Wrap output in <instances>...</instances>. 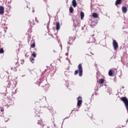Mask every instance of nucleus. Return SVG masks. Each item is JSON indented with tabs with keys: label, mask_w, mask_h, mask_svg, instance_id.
<instances>
[{
	"label": "nucleus",
	"mask_w": 128,
	"mask_h": 128,
	"mask_svg": "<svg viewBox=\"0 0 128 128\" xmlns=\"http://www.w3.org/2000/svg\"><path fill=\"white\" fill-rule=\"evenodd\" d=\"M78 74L79 76H82V64H80L78 66V70H76L74 72V74L75 76H76V74Z\"/></svg>",
	"instance_id": "obj_1"
},
{
	"label": "nucleus",
	"mask_w": 128,
	"mask_h": 128,
	"mask_svg": "<svg viewBox=\"0 0 128 128\" xmlns=\"http://www.w3.org/2000/svg\"><path fill=\"white\" fill-rule=\"evenodd\" d=\"M120 100L123 102L124 104H125V106L128 110V100L126 97H122L120 98Z\"/></svg>",
	"instance_id": "obj_2"
},
{
	"label": "nucleus",
	"mask_w": 128,
	"mask_h": 128,
	"mask_svg": "<svg viewBox=\"0 0 128 128\" xmlns=\"http://www.w3.org/2000/svg\"><path fill=\"white\" fill-rule=\"evenodd\" d=\"M77 100V106H78V108H80V106H82V96H79Z\"/></svg>",
	"instance_id": "obj_3"
},
{
	"label": "nucleus",
	"mask_w": 128,
	"mask_h": 128,
	"mask_svg": "<svg viewBox=\"0 0 128 128\" xmlns=\"http://www.w3.org/2000/svg\"><path fill=\"white\" fill-rule=\"evenodd\" d=\"M112 46L114 50H118V42H116V40H113Z\"/></svg>",
	"instance_id": "obj_4"
},
{
	"label": "nucleus",
	"mask_w": 128,
	"mask_h": 128,
	"mask_svg": "<svg viewBox=\"0 0 128 128\" xmlns=\"http://www.w3.org/2000/svg\"><path fill=\"white\" fill-rule=\"evenodd\" d=\"M4 14V8L2 6H0V14Z\"/></svg>",
	"instance_id": "obj_5"
},
{
	"label": "nucleus",
	"mask_w": 128,
	"mask_h": 128,
	"mask_svg": "<svg viewBox=\"0 0 128 128\" xmlns=\"http://www.w3.org/2000/svg\"><path fill=\"white\" fill-rule=\"evenodd\" d=\"M122 11L123 14H126V12H128V8L126 7V6H122Z\"/></svg>",
	"instance_id": "obj_6"
},
{
	"label": "nucleus",
	"mask_w": 128,
	"mask_h": 128,
	"mask_svg": "<svg viewBox=\"0 0 128 128\" xmlns=\"http://www.w3.org/2000/svg\"><path fill=\"white\" fill-rule=\"evenodd\" d=\"M91 28H94L96 26V22L95 21H92L90 24Z\"/></svg>",
	"instance_id": "obj_7"
},
{
	"label": "nucleus",
	"mask_w": 128,
	"mask_h": 128,
	"mask_svg": "<svg viewBox=\"0 0 128 128\" xmlns=\"http://www.w3.org/2000/svg\"><path fill=\"white\" fill-rule=\"evenodd\" d=\"M72 6H74V8L76 7V6H78V3H76V0H72Z\"/></svg>",
	"instance_id": "obj_8"
},
{
	"label": "nucleus",
	"mask_w": 128,
	"mask_h": 128,
	"mask_svg": "<svg viewBox=\"0 0 128 128\" xmlns=\"http://www.w3.org/2000/svg\"><path fill=\"white\" fill-rule=\"evenodd\" d=\"M60 22H57L56 23V30H60Z\"/></svg>",
	"instance_id": "obj_9"
},
{
	"label": "nucleus",
	"mask_w": 128,
	"mask_h": 128,
	"mask_svg": "<svg viewBox=\"0 0 128 128\" xmlns=\"http://www.w3.org/2000/svg\"><path fill=\"white\" fill-rule=\"evenodd\" d=\"M80 20H84V13L82 12H81L80 13Z\"/></svg>",
	"instance_id": "obj_10"
},
{
	"label": "nucleus",
	"mask_w": 128,
	"mask_h": 128,
	"mask_svg": "<svg viewBox=\"0 0 128 128\" xmlns=\"http://www.w3.org/2000/svg\"><path fill=\"white\" fill-rule=\"evenodd\" d=\"M122 0H116V5L118 6V4H122Z\"/></svg>",
	"instance_id": "obj_11"
},
{
	"label": "nucleus",
	"mask_w": 128,
	"mask_h": 128,
	"mask_svg": "<svg viewBox=\"0 0 128 128\" xmlns=\"http://www.w3.org/2000/svg\"><path fill=\"white\" fill-rule=\"evenodd\" d=\"M69 11L70 14H72L74 12V8L72 6H70L69 8Z\"/></svg>",
	"instance_id": "obj_12"
},
{
	"label": "nucleus",
	"mask_w": 128,
	"mask_h": 128,
	"mask_svg": "<svg viewBox=\"0 0 128 128\" xmlns=\"http://www.w3.org/2000/svg\"><path fill=\"white\" fill-rule=\"evenodd\" d=\"M28 22L30 24H32V26H34V20L31 19Z\"/></svg>",
	"instance_id": "obj_13"
},
{
	"label": "nucleus",
	"mask_w": 128,
	"mask_h": 128,
	"mask_svg": "<svg viewBox=\"0 0 128 128\" xmlns=\"http://www.w3.org/2000/svg\"><path fill=\"white\" fill-rule=\"evenodd\" d=\"M104 79H100L99 80V84H104Z\"/></svg>",
	"instance_id": "obj_14"
},
{
	"label": "nucleus",
	"mask_w": 128,
	"mask_h": 128,
	"mask_svg": "<svg viewBox=\"0 0 128 128\" xmlns=\"http://www.w3.org/2000/svg\"><path fill=\"white\" fill-rule=\"evenodd\" d=\"M92 16H93V18H98V14L96 12L92 13Z\"/></svg>",
	"instance_id": "obj_15"
},
{
	"label": "nucleus",
	"mask_w": 128,
	"mask_h": 128,
	"mask_svg": "<svg viewBox=\"0 0 128 128\" xmlns=\"http://www.w3.org/2000/svg\"><path fill=\"white\" fill-rule=\"evenodd\" d=\"M112 70H110L108 72V75L110 76H112Z\"/></svg>",
	"instance_id": "obj_16"
},
{
	"label": "nucleus",
	"mask_w": 128,
	"mask_h": 128,
	"mask_svg": "<svg viewBox=\"0 0 128 128\" xmlns=\"http://www.w3.org/2000/svg\"><path fill=\"white\" fill-rule=\"evenodd\" d=\"M15 60L16 61H14V62H15L16 64H17V66H16H16H18V60Z\"/></svg>",
	"instance_id": "obj_17"
},
{
	"label": "nucleus",
	"mask_w": 128,
	"mask_h": 128,
	"mask_svg": "<svg viewBox=\"0 0 128 128\" xmlns=\"http://www.w3.org/2000/svg\"><path fill=\"white\" fill-rule=\"evenodd\" d=\"M30 62H32V64H34V58H30Z\"/></svg>",
	"instance_id": "obj_18"
},
{
	"label": "nucleus",
	"mask_w": 128,
	"mask_h": 128,
	"mask_svg": "<svg viewBox=\"0 0 128 128\" xmlns=\"http://www.w3.org/2000/svg\"><path fill=\"white\" fill-rule=\"evenodd\" d=\"M4 48H0V54H4Z\"/></svg>",
	"instance_id": "obj_19"
},
{
	"label": "nucleus",
	"mask_w": 128,
	"mask_h": 128,
	"mask_svg": "<svg viewBox=\"0 0 128 128\" xmlns=\"http://www.w3.org/2000/svg\"><path fill=\"white\" fill-rule=\"evenodd\" d=\"M36 47V44L34 43H33L32 44H31L30 48H35Z\"/></svg>",
	"instance_id": "obj_20"
},
{
	"label": "nucleus",
	"mask_w": 128,
	"mask_h": 128,
	"mask_svg": "<svg viewBox=\"0 0 128 128\" xmlns=\"http://www.w3.org/2000/svg\"><path fill=\"white\" fill-rule=\"evenodd\" d=\"M69 40L70 42H74V38H72V37H70Z\"/></svg>",
	"instance_id": "obj_21"
},
{
	"label": "nucleus",
	"mask_w": 128,
	"mask_h": 128,
	"mask_svg": "<svg viewBox=\"0 0 128 128\" xmlns=\"http://www.w3.org/2000/svg\"><path fill=\"white\" fill-rule=\"evenodd\" d=\"M32 56H34V58L36 57V53H32Z\"/></svg>",
	"instance_id": "obj_22"
},
{
	"label": "nucleus",
	"mask_w": 128,
	"mask_h": 128,
	"mask_svg": "<svg viewBox=\"0 0 128 128\" xmlns=\"http://www.w3.org/2000/svg\"><path fill=\"white\" fill-rule=\"evenodd\" d=\"M48 128H52V124H50L49 126H48Z\"/></svg>",
	"instance_id": "obj_23"
},
{
	"label": "nucleus",
	"mask_w": 128,
	"mask_h": 128,
	"mask_svg": "<svg viewBox=\"0 0 128 128\" xmlns=\"http://www.w3.org/2000/svg\"><path fill=\"white\" fill-rule=\"evenodd\" d=\"M72 41H70V40H69L68 42V44H72Z\"/></svg>",
	"instance_id": "obj_24"
},
{
	"label": "nucleus",
	"mask_w": 128,
	"mask_h": 128,
	"mask_svg": "<svg viewBox=\"0 0 128 128\" xmlns=\"http://www.w3.org/2000/svg\"><path fill=\"white\" fill-rule=\"evenodd\" d=\"M10 82L8 83V85L7 86L8 88H10Z\"/></svg>",
	"instance_id": "obj_25"
},
{
	"label": "nucleus",
	"mask_w": 128,
	"mask_h": 128,
	"mask_svg": "<svg viewBox=\"0 0 128 128\" xmlns=\"http://www.w3.org/2000/svg\"><path fill=\"white\" fill-rule=\"evenodd\" d=\"M14 72H16V68H14Z\"/></svg>",
	"instance_id": "obj_26"
},
{
	"label": "nucleus",
	"mask_w": 128,
	"mask_h": 128,
	"mask_svg": "<svg viewBox=\"0 0 128 128\" xmlns=\"http://www.w3.org/2000/svg\"><path fill=\"white\" fill-rule=\"evenodd\" d=\"M110 58H116L115 56H112Z\"/></svg>",
	"instance_id": "obj_27"
},
{
	"label": "nucleus",
	"mask_w": 128,
	"mask_h": 128,
	"mask_svg": "<svg viewBox=\"0 0 128 128\" xmlns=\"http://www.w3.org/2000/svg\"><path fill=\"white\" fill-rule=\"evenodd\" d=\"M74 26L75 28H76V26H78V25H75V24H74Z\"/></svg>",
	"instance_id": "obj_28"
},
{
	"label": "nucleus",
	"mask_w": 128,
	"mask_h": 128,
	"mask_svg": "<svg viewBox=\"0 0 128 128\" xmlns=\"http://www.w3.org/2000/svg\"><path fill=\"white\" fill-rule=\"evenodd\" d=\"M0 110H1L2 112H4V109L2 108V109H0Z\"/></svg>",
	"instance_id": "obj_29"
},
{
	"label": "nucleus",
	"mask_w": 128,
	"mask_h": 128,
	"mask_svg": "<svg viewBox=\"0 0 128 128\" xmlns=\"http://www.w3.org/2000/svg\"><path fill=\"white\" fill-rule=\"evenodd\" d=\"M11 70H14V68L11 67Z\"/></svg>",
	"instance_id": "obj_30"
},
{
	"label": "nucleus",
	"mask_w": 128,
	"mask_h": 128,
	"mask_svg": "<svg viewBox=\"0 0 128 128\" xmlns=\"http://www.w3.org/2000/svg\"><path fill=\"white\" fill-rule=\"evenodd\" d=\"M12 94H16V92H12Z\"/></svg>",
	"instance_id": "obj_31"
},
{
	"label": "nucleus",
	"mask_w": 128,
	"mask_h": 128,
	"mask_svg": "<svg viewBox=\"0 0 128 128\" xmlns=\"http://www.w3.org/2000/svg\"><path fill=\"white\" fill-rule=\"evenodd\" d=\"M52 124H54V126H55L54 123H53Z\"/></svg>",
	"instance_id": "obj_32"
},
{
	"label": "nucleus",
	"mask_w": 128,
	"mask_h": 128,
	"mask_svg": "<svg viewBox=\"0 0 128 128\" xmlns=\"http://www.w3.org/2000/svg\"><path fill=\"white\" fill-rule=\"evenodd\" d=\"M90 54H92V52H90Z\"/></svg>",
	"instance_id": "obj_33"
},
{
	"label": "nucleus",
	"mask_w": 128,
	"mask_h": 128,
	"mask_svg": "<svg viewBox=\"0 0 128 128\" xmlns=\"http://www.w3.org/2000/svg\"><path fill=\"white\" fill-rule=\"evenodd\" d=\"M128 122V120L126 121V122Z\"/></svg>",
	"instance_id": "obj_34"
},
{
	"label": "nucleus",
	"mask_w": 128,
	"mask_h": 128,
	"mask_svg": "<svg viewBox=\"0 0 128 128\" xmlns=\"http://www.w3.org/2000/svg\"><path fill=\"white\" fill-rule=\"evenodd\" d=\"M16 90H15V91H16Z\"/></svg>",
	"instance_id": "obj_35"
}]
</instances>
